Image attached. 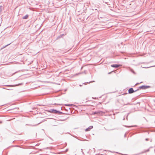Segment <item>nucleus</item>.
I'll use <instances>...</instances> for the list:
<instances>
[{
    "instance_id": "f257e3e1",
    "label": "nucleus",
    "mask_w": 155,
    "mask_h": 155,
    "mask_svg": "<svg viewBox=\"0 0 155 155\" xmlns=\"http://www.w3.org/2000/svg\"><path fill=\"white\" fill-rule=\"evenodd\" d=\"M48 111L49 112L53 114H61L62 113L61 112L54 109H51L49 110H48Z\"/></svg>"
},
{
    "instance_id": "f03ea898",
    "label": "nucleus",
    "mask_w": 155,
    "mask_h": 155,
    "mask_svg": "<svg viewBox=\"0 0 155 155\" xmlns=\"http://www.w3.org/2000/svg\"><path fill=\"white\" fill-rule=\"evenodd\" d=\"M150 87V86H148L143 85L139 87L140 89H146Z\"/></svg>"
},
{
    "instance_id": "7ed1b4c3",
    "label": "nucleus",
    "mask_w": 155,
    "mask_h": 155,
    "mask_svg": "<svg viewBox=\"0 0 155 155\" xmlns=\"http://www.w3.org/2000/svg\"><path fill=\"white\" fill-rule=\"evenodd\" d=\"M139 90V89H137V90H135V91H134L133 89V88H131L129 89L128 90V92L129 94H132L134 93V92H135L136 91H138Z\"/></svg>"
},
{
    "instance_id": "20e7f679",
    "label": "nucleus",
    "mask_w": 155,
    "mask_h": 155,
    "mask_svg": "<svg viewBox=\"0 0 155 155\" xmlns=\"http://www.w3.org/2000/svg\"><path fill=\"white\" fill-rule=\"evenodd\" d=\"M93 128V126H90L87 128L85 130L86 131H90L91 129Z\"/></svg>"
},
{
    "instance_id": "39448f33",
    "label": "nucleus",
    "mask_w": 155,
    "mask_h": 155,
    "mask_svg": "<svg viewBox=\"0 0 155 155\" xmlns=\"http://www.w3.org/2000/svg\"><path fill=\"white\" fill-rule=\"evenodd\" d=\"M111 67H113V68H117L119 66V65H118L117 64H112L111 65Z\"/></svg>"
},
{
    "instance_id": "423d86ee",
    "label": "nucleus",
    "mask_w": 155,
    "mask_h": 155,
    "mask_svg": "<svg viewBox=\"0 0 155 155\" xmlns=\"http://www.w3.org/2000/svg\"><path fill=\"white\" fill-rule=\"evenodd\" d=\"M28 17V15H25V16H24L23 17V19H27Z\"/></svg>"
},
{
    "instance_id": "0eeeda50",
    "label": "nucleus",
    "mask_w": 155,
    "mask_h": 155,
    "mask_svg": "<svg viewBox=\"0 0 155 155\" xmlns=\"http://www.w3.org/2000/svg\"><path fill=\"white\" fill-rule=\"evenodd\" d=\"M2 6L0 5V12H1L2 11Z\"/></svg>"
},
{
    "instance_id": "6e6552de",
    "label": "nucleus",
    "mask_w": 155,
    "mask_h": 155,
    "mask_svg": "<svg viewBox=\"0 0 155 155\" xmlns=\"http://www.w3.org/2000/svg\"><path fill=\"white\" fill-rule=\"evenodd\" d=\"M65 105H66V106H71L72 104H65Z\"/></svg>"
},
{
    "instance_id": "1a4fd4ad",
    "label": "nucleus",
    "mask_w": 155,
    "mask_h": 155,
    "mask_svg": "<svg viewBox=\"0 0 155 155\" xmlns=\"http://www.w3.org/2000/svg\"><path fill=\"white\" fill-rule=\"evenodd\" d=\"M10 44H8V45H6L5 46V47H4V48L6 47L8 45H10Z\"/></svg>"
},
{
    "instance_id": "9d476101",
    "label": "nucleus",
    "mask_w": 155,
    "mask_h": 155,
    "mask_svg": "<svg viewBox=\"0 0 155 155\" xmlns=\"http://www.w3.org/2000/svg\"><path fill=\"white\" fill-rule=\"evenodd\" d=\"M150 67H145V68H149Z\"/></svg>"
},
{
    "instance_id": "9b49d317",
    "label": "nucleus",
    "mask_w": 155,
    "mask_h": 155,
    "mask_svg": "<svg viewBox=\"0 0 155 155\" xmlns=\"http://www.w3.org/2000/svg\"><path fill=\"white\" fill-rule=\"evenodd\" d=\"M94 114H97V113H96V112H95L94 113Z\"/></svg>"
},
{
    "instance_id": "f8f14e48",
    "label": "nucleus",
    "mask_w": 155,
    "mask_h": 155,
    "mask_svg": "<svg viewBox=\"0 0 155 155\" xmlns=\"http://www.w3.org/2000/svg\"><path fill=\"white\" fill-rule=\"evenodd\" d=\"M139 84V83H137V84H136V85H137V84Z\"/></svg>"
},
{
    "instance_id": "ddd939ff",
    "label": "nucleus",
    "mask_w": 155,
    "mask_h": 155,
    "mask_svg": "<svg viewBox=\"0 0 155 155\" xmlns=\"http://www.w3.org/2000/svg\"><path fill=\"white\" fill-rule=\"evenodd\" d=\"M2 123V121H0V123Z\"/></svg>"
},
{
    "instance_id": "4468645a",
    "label": "nucleus",
    "mask_w": 155,
    "mask_h": 155,
    "mask_svg": "<svg viewBox=\"0 0 155 155\" xmlns=\"http://www.w3.org/2000/svg\"><path fill=\"white\" fill-rule=\"evenodd\" d=\"M110 73H111V72H109V73H108V74H110Z\"/></svg>"
},
{
    "instance_id": "2eb2a0df",
    "label": "nucleus",
    "mask_w": 155,
    "mask_h": 155,
    "mask_svg": "<svg viewBox=\"0 0 155 155\" xmlns=\"http://www.w3.org/2000/svg\"><path fill=\"white\" fill-rule=\"evenodd\" d=\"M18 85H14V86H17Z\"/></svg>"
}]
</instances>
